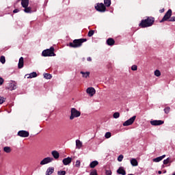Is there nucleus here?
Masks as SVG:
<instances>
[{"label": "nucleus", "mask_w": 175, "mask_h": 175, "mask_svg": "<svg viewBox=\"0 0 175 175\" xmlns=\"http://www.w3.org/2000/svg\"><path fill=\"white\" fill-rule=\"evenodd\" d=\"M155 23V18L151 16H147L146 19L142 20L139 25L141 28H148V27H152Z\"/></svg>", "instance_id": "f257e3e1"}, {"label": "nucleus", "mask_w": 175, "mask_h": 175, "mask_svg": "<svg viewBox=\"0 0 175 175\" xmlns=\"http://www.w3.org/2000/svg\"><path fill=\"white\" fill-rule=\"evenodd\" d=\"M84 42H87V38L75 39L72 42L68 44L67 46L71 49H79V47H81V46H83V43H84Z\"/></svg>", "instance_id": "f03ea898"}, {"label": "nucleus", "mask_w": 175, "mask_h": 175, "mask_svg": "<svg viewBox=\"0 0 175 175\" xmlns=\"http://www.w3.org/2000/svg\"><path fill=\"white\" fill-rule=\"evenodd\" d=\"M43 57H55L54 53V47L51 46L49 49H46L42 51Z\"/></svg>", "instance_id": "7ed1b4c3"}, {"label": "nucleus", "mask_w": 175, "mask_h": 175, "mask_svg": "<svg viewBox=\"0 0 175 175\" xmlns=\"http://www.w3.org/2000/svg\"><path fill=\"white\" fill-rule=\"evenodd\" d=\"M81 116V112L76 109V108L71 109V115L70 116V120H75Z\"/></svg>", "instance_id": "20e7f679"}, {"label": "nucleus", "mask_w": 175, "mask_h": 175, "mask_svg": "<svg viewBox=\"0 0 175 175\" xmlns=\"http://www.w3.org/2000/svg\"><path fill=\"white\" fill-rule=\"evenodd\" d=\"M95 9L97 10V12H100L101 13L106 12V6L103 3H96V5H95Z\"/></svg>", "instance_id": "39448f33"}, {"label": "nucleus", "mask_w": 175, "mask_h": 175, "mask_svg": "<svg viewBox=\"0 0 175 175\" xmlns=\"http://www.w3.org/2000/svg\"><path fill=\"white\" fill-rule=\"evenodd\" d=\"M171 17H172V10L170 9L165 14V15L163 17L162 20L160 21V23H164V21H167V20H170Z\"/></svg>", "instance_id": "423d86ee"}, {"label": "nucleus", "mask_w": 175, "mask_h": 175, "mask_svg": "<svg viewBox=\"0 0 175 175\" xmlns=\"http://www.w3.org/2000/svg\"><path fill=\"white\" fill-rule=\"evenodd\" d=\"M135 120H136V116H133L130 119L127 120L123 123V126H129V125H132L133 122H135Z\"/></svg>", "instance_id": "0eeeda50"}, {"label": "nucleus", "mask_w": 175, "mask_h": 175, "mask_svg": "<svg viewBox=\"0 0 175 175\" xmlns=\"http://www.w3.org/2000/svg\"><path fill=\"white\" fill-rule=\"evenodd\" d=\"M18 136H20V137H28L29 136V132L24 130L19 131L18 132Z\"/></svg>", "instance_id": "6e6552de"}, {"label": "nucleus", "mask_w": 175, "mask_h": 175, "mask_svg": "<svg viewBox=\"0 0 175 175\" xmlns=\"http://www.w3.org/2000/svg\"><path fill=\"white\" fill-rule=\"evenodd\" d=\"M54 161V159L52 157H46L44 158L42 161L40 162V165H47V163H50V162H53Z\"/></svg>", "instance_id": "1a4fd4ad"}, {"label": "nucleus", "mask_w": 175, "mask_h": 175, "mask_svg": "<svg viewBox=\"0 0 175 175\" xmlns=\"http://www.w3.org/2000/svg\"><path fill=\"white\" fill-rule=\"evenodd\" d=\"M150 124L153 126H158L159 125H163V124H165V122L163 120H151Z\"/></svg>", "instance_id": "9d476101"}, {"label": "nucleus", "mask_w": 175, "mask_h": 175, "mask_svg": "<svg viewBox=\"0 0 175 175\" xmlns=\"http://www.w3.org/2000/svg\"><path fill=\"white\" fill-rule=\"evenodd\" d=\"M86 92H87V94H89V95L90 96H94V95H95V93L96 92V91L95 90V89L94 88H88L86 90Z\"/></svg>", "instance_id": "9b49d317"}, {"label": "nucleus", "mask_w": 175, "mask_h": 175, "mask_svg": "<svg viewBox=\"0 0 175 175\" xmlns=\"http://www.w3.org/2000/svg\"><path fill=\"white\" fill-rule=\"evenodd\" d=\"M63 164L66 166L68 165H69L70 163H72V158L70 157H67L63 159L62 161Z\"/></svg>", "instance_id": "f8f14e48"}, {"label": "nucleus", "mask_w": 175, "mask_h": 175, "mask_svg": "<svg viewBox=\"0 0 175 175\" xmlns=\"http://www.w3.org/2000/svg\"><path fill=\"white\" fill-rule=\"evenodd\" d=\"M18 69H22V68H24V57H21L19 59V62L18 64Z\"/></svg>", "instance_id": "ddd939ff"}, {"label": "nucleus", "mask_w": 175, "mask_h": 175, "mask_svg": "<svg viewBox=\"0 0 175 175\" xmlns=\"http://www.w3.org/2000/svg\"><path fill=\"white\" fill-rule=\"evenodd\" d=\"M117 173L118 174H122V175H126V171L124 170V167H120L118 170H117Z\"/></svg>", "instance_id": "4468645a"}, {"label": "nucleus", "mask_w": 175, "mask_h": 175, "mask_svg": "<svg viewBox=\"0 0 175 175\" xmlns=\"http://www.w3.org/2000/svg\"><path fill=\"white\" fill-rule=\"evenodd\" d=\"M98 165L99 162L98 161H94L90 163V167H91V169H94V167H96V166H98Z\"/></svg>", "instance_id": "2eb2a0df"}, {"label": "nucleus", "mask_w": 175, "mask_h": 175, "mask_svg": "<svg viewBox=\"0 0 175 175\" xmlns=\"http://www.w3.org/2000/svg\"><path fill=\"white\" fill-rule=\"evenodd\" d=\"M114 43H116V41L113 38H108L107 40V44L108 46H114Z\"/></svg>", "instance_id": "dca6fc26"}, {"label": "nucleus", "mask_w": 175, "mask_h": 175, "mask_svg": "<svg viewBox=\"0 0 175 175\" xmlns=\"http://www.w3.org/2000/svg\"><path fill=\"white\" fill-rule=\"evenodd\" d=\"M51 154L55 159H58V158H59V153L57 150L52 151Z\"/></svg>", "instance_id": "f3484780"}, {"label": "nucleus", "mask_w": 175, "mask_h": 175, "mask_svg": "<svg viewBox=\"0 0 175 175\" xmlns=\"http://www.w3.org/2000/svg\"><path fill=\"white\" fill-rule=\"evenodd\" d=\"M53 173H54V167H49L46 172V175H51L53 174Z\"/></svg>", "instance_id": "a211bd4d"}, {"label": "nucleus", "mask_w": 175, "mask_h": 175, "mask_svg": "<svg viewBox=\"0 0 175 175\" xmlns=\"http://www.w3.org/2000/svg\"><path fill=\"white\" fill-rule=\"evenodd\" d=\"M165 157H166V155L163 154L161 157H157L153 159V162H161V161H162V159H163V158H165Z\"/></svg>", "instance_id": "6ab92c4d"}, {"label": "nucleus", "mask_w": 175, "mask_h": 175, "mask_svg": "<svg viewBox=\"0 0 175 175\" xmlns=\"http://www.w3.org/2000/svg\"><path fill=\"white\" fill-rule=\"evenodd\" d=\"M26 76H28L27 79H32L33 77H38V74L36 73V72H33L29 75H26Z\"/></svg>", "instance_id": "aec40b11"}, {"label": "nucleus", "mask_w": 175, "mask_h": 175, "mask_svg": "<svg viewBox=\"0 0 175 175\" xmlns=\"http://www.w3.org/2000/svg\"><path fill=\"white\" fill-rule=\"evenodd\" d=\"M130 162L132 166H138L139 165V163L137 162V160L136 159H131Z\"/></svg>", "instance_id": "412c9836"}, {"label": "nucleus", "mask_w": 175, "mask_h": 175, "mask_svg": "<svg viewBox=\"0 0 175 175\" xmlns=\"http://www.w3.org/2000/svg\"><path fill=\"white\" fill-rule=\"evenodd\" d=\"M3 151H4V152L9 154V153L12 152V148L9 146H5L3 148Z\"/></svg>", "instance_id": "4be33fe9"}, {"label": "nucleus", "mask_w": 175, "mask_h": 175, "mask_svg": "<svg viewBox=\"0 0 175 175\" xmlns=\"http://www.w3.org/2000/svg\"><path fill=\"white\" fill-rule=\"evenodd\" d=\"M81 75H82L83 77H85V79H87V77H90V72H80Z\"/></svg>", "instance_id": "5701e85b"}, {"label": "nucleus", "mask_w": 175, "mask_h": 175, "mask_svg": "<svg viewBox=\"0 0 175 175\" xmlns=\"http://www.w3.org/2000/svg\"><path fill=\"white\" fill-rule=\"evenodd\" d=\"M76 146H77V148L80 149V148H81L83 144L81 143V142L80 140L77 139L76 140Z\"/></svg>", "instance_id": "b1692460"}, {"label": "nucleus", "mask_w": 175, "mask_h": 175, "mask_svg": "<svg viewBox=\"0 0 175 175\" xmlns=\"http://www.w3.org/2000/svg\"><path fill=\"white\" fill-rule=\"evenodd\" d=\"M104 3H105V6L109 8V6H110L111 5V0H104Z\"/></svg>", "instance_id": "393cba45"}, {"label": "nucleus", "mask_w": 175, "mask_h": 175, "mask_svg": "<svg viewBox=\"0 0 175 175\" xmlns=\"http://www.w3.org/2000/svg\"><path fill=\"white\" fill-rule=\"evenodd\" d=\"M44 79H46L47 80H50V79H51V77H53V76L49 73H44Z\"/></svg>", "instance_id": "a878e982"}, {"label": "nucleus", "mask_w": 175, "mask_h": 175, "mask_svg": "<svg viewBox=\"0 0 175 175\" xmlns=\"http://www.w3.org/2000/svg\"><path fill=\"white\" fill-rule=\"evenodd\" d=\"M94 33H95L94 30H90L88 33V36H89V38H91V36H93Z\"/></svg>", "instance_id": "bb28decb"}, {"label": "nucleus", "mask_w": 175, "mask_h": 175, "mask_svg": "<svg viewBox=\"0 0 175 175\" xmlns=\"http://www.w3.org/2000/svg\"><path fill=\"white\" fill-rule=\"evenodd\" d=\"M0 62H1V64H5V62H6V58L5 56H1Z\"/></svg>", "instance_id": "cd10ccee"}, {"label": "nucleus", "mask_w": 175, "mask_h": 175, "mask_svg": "<svg viewBox=\"0 0 175 175\" xmlns=\"http://www.w3.org/2000/svg\"><path fill=\"white\" fill-rule=\"evenodd\" d=\"M105 137L106 139H110V137H111V133H110V132H107V133H105Z\"/></svg>", "instance_id": "c85d7f7f"}, {"label": "nucleus", "mask_w": 175, "mask_h": 175, "mask_svg": "<svg viewBox=\"0 0 175 175\" xmlns=\"http://www.w3.org/2000/svg\"><path fill=\"white\" fill-rule=\"evenodd\" d=\"M154 76H157V77H159V76H161V71H159V70H156L154 71Z\"/></svg>", "instance_id": "c756f323"}, {"label": "nucleus", "mask_w": 175, "mask_h": 175, "mask_svg": "<svg viewBox=\"0 0 175 175\" xmlns=\"http://www.w3.org/2000/svg\"><path fill=\"white\" fill-rule=\"evenodd\" d=\"M164 111L165 113V114H169V113H170V107H167L164 109Z\"/></svg>", "instance_id": "7c9ffc66"}, {"label": "nucleus", "mask_w": 175, "mask_h": 175, "mask_svg": "<svg viewBox=\"0 0 175 175\" xmlns=\"http://www.w3.org/2000/svg\"><path fill=\"white\" fill-rule=\"evenodd\" d=\"M113 118H120L119 112H115L113 115Z\"/></svg>", "instance_id": "2f4dec72"}, {"label": "nucleus", "mask_w": 175, "mask_h": 175, "mask_svg": "<svg viewBox=\"0 0 175 175\" xmlns=\"http://www.w3.org/2000/svg\"><path fill=\"white\" fill-rule=\"evenodd\" d=\"M122 159H124V155L122 154L119 155V157H118V162H122Z\"/></svg>", "instance_id": "473e14b6"}, {"label": "nucleus", "mask_w": 175, "mask_h": 175, "mask_svg": "<svg viewBox=\"0 0 175 175\" xmlns=\"http://www.w3.org/2000/svg\"><path fill=\"white\" fill-rule=\"evenodd\" d=\"M66 171L60 170V171L57 172V175H66Z\"/></svg>", "instance_id": "72a5a7b5"}, {"label": "nucleus", "mask_w": 175, "mask_h": 175, "mask_svg": "<svg viewBox=\"0 0 175 175\" xmlns=\"http://www.w3.org/2000/svg\"><path fill=\"white\" fill-rule=\"evenodd\" d=\"M10 88L11 90H16V88H17V85L13 83H10Z\"/></svg>", "instance_id": "f704fd0d"}, {"label": "nucleus", "mask_w": 175, "mask_h": 175, "mask_svg": "<svg viewBox=\"0 0 175 175\" xmlns=\"http://www.w3.org/2000/svg\"><path fill=\"white\" fill-rule=\"evenodd\" d=\"M90 175H98V172L96 170H92L90 172Z\"/></svg>", "instance_id": "c9c22d12"}, {"label": "nucleus", "mask_w": 175, "mask_h": 175, "mask_svg": "<svg viewBox=\"0 0 175 175\" xmlns=\"http://www.w3.org/2000/svg\"><path fill=\"white\" fill-rule=\"evenodd\" d=\"M169 162H170V158H167V159L163 160L164 165H167V163H169Z\"/></svg>", "instance_id": "e433bc0d"}, {"label": "nucleus", "mask_w": 175, "mask_h": 175, "mask_svg": "<svg viewBox=\"0 0 175 175\" xmlns=\"http://www.w3.org/2000/svg\"><path fill=\"white\" fill-rule=\"evenodd\" d=\"M5 100H6V98L0 96V105H2V103H3L5 102Z\"/></svg>", "instance_id": "4c0bfd02"}, {"label": "nucleus", "mask_w": 175, "mask_h": 175, "mask_svg": "<svg viewBox=\"0 0 175 175\" xmlns=\"http://www.w3.org/2000/svg\"><path fill=\"white\" fill-rule=\"evenodd\" d=\"M81 163L80 162V160H77V161H76V163H75L76 167H80Z\"/></svg>", "instance_id": "58836bf2"}, {"label": "nucleus", "mask_w": 175, "mask_h": 175, "mask_svg": "<svg viewBox=\"0 0 175 175\" xmlns=\"http://www.w3.org/2000/svg\"><path fill=\"white\" fill-rule=\"evenodd\" d=\"M131 70H137V66H136V65L132 66Z\"/></svg>", "instance_id": "ea45409f"}, {"label": "nucleus", "mask_w": 175, "mask_h": 175, "mask_svg": "<svg viewBox=\"0 0 175 175\" xmlns=\"http://www.w3.org/2000/svg\"><path fill=\"white\" fill-rule=\"evenodd\" d=\"M111 174H112L111 170H106L105 171L106 175H111Z\"/></svg>", "instance_id": "a19ab883"}, {"label": "nucleus", "mask_w": 175, "mask_h": 175, "mask_svg": "<svg viewBox=\"0 0 175 175\" xmlns=\"http://www.w3.org/2000/svg\"><path fill=\"white\" fill-rule=\"evenodd\" d=\"M169 21H172V22L175 21V16H171Z\"/></svg>", "instance_id": "79ce46f5"}, {"label": "nucleus", "mask_w": 175, "mask_h": 175, "mask_svg": "<svg viewBox=\"0 0 175 175\" xmlns=\"http://www.w3.org/2000/svg\"><path fill=\"white\" fill-rule=\"evenodd\" d=\"M2 84H3V79L0 77V85H2Z\"/></svg>", "instance_id": "37998d69"}, {"label": "nucleus", "mask_w": 175, "mask_h": 175, "mask_svg": "<svg viewBox=\"0 0 175 175\" xmlns=\"http://www.w3.org/2000/svg\"><path fill=\"white\" fill-rule=\"evenodd\" d=\"M18 12H20L18 9H15L13 10V13H18Z\"/></svg>", "instance_id": "c03bdc74"}, {"label": "nucleus", "mask_w": 175, "mask_h": 175, "mask_svg": "<svg viewBox=\"0 0 175 175\" xmlns=\"http://www.w3.org/2000/svg\"><path fill=\"white\" fill-rule=\"evenodd\" d=\"M87 61H88L89 62H91V61H92V58H91V57H89L87 58Z\"/></svg>", "instance_id": "a18cd8bd"}, {"label": "nucleus", "mask_w": 175, "mask_h": 175, "mask_svg": "<svg viewBox=\"0 0 175 175\" xmlns=\"http://www.w3.org/2000/svg\"><path fill=\"white\" fill-rule=\"evenodd\" d=\"M163 12H165V10H160V13H163Z\"/></svg>", "instance_id": "49530a36"}, {"label": "nucleus", "mask_w": 175, "mask_h": 175, "mask_svg": "<svg viewBox=\"0 0 175 175\" xmlns=\"http://www.w3.org/2000/svg\"><path fill=\"white\" fill-rule=\"evenodd\" d=\"M159 174H162V171H158Z\"/></svg>", "instance_id": "de8ad7c7"}, {"label": "nucleus", "mask_w": 175, "mask_h": 175, "mask_svg": "<svg viewBox=\"0 0 175 175\" xmlns=\"http://www.w3.org/2000/svg\"><path fill=\"white\" fill-rule=\"evenodd\" d=\"M172 175H175V173H173Z\"/></svg>", "instance_id": "09e8293b"}, {"label": "nucleus", "mask_w": 175, "mask_h": 175, "mask_svg": "<svg viewBox=\"0 0 175 175\" xmlns=\"http://www.w3.org/2000/svg\"><path fill=\"white\" fill-rule=\"evenodd\" d=\"M163 173H166V171H164V172Z\"/></svg>", "instance_id": "8fccbe9b"}]
</instances>
